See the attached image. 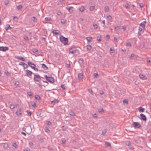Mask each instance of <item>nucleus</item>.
<instances>
[{
    "instance_id": "obj_24",
    "label": "nucleus",
    "mask_w": 151,
    "mask_h": 151,
    "mask_svg": "<svg viewBox=\"0 0 151 151\" xmlns=\"http://www.w3.org/2000/svg\"><path fill=\"white\" fill-rule=\"evenodd\" d=\"M86 40L88 42H91L92 40V37H88L86 38Z\"/></svg>"
},
{
    "instance_id": "obj_39",
    "label": "nucleus",
    "mask_w": 151,
    "mask_h": 151,
    "mask_svg": "<svg viewBox=\"0 0 151 151\" xmlns=\"http://www.w3.org/2000/svg\"><path fill=\"white\" fill-rule=\"evenodd\" d=\"M110 52L111 53H114L115 52V50H112L111 48H110Z\"/></svg>"
},
{
    "instance_id": "obj_5",
    "label": "nucleus",
    "mask_w": 151,
    "mask_h": 151,
    "mask_svg": "<svg viewBox=\"0 0 151 151\" xmlns=\"http://www.w3.org/2000/svg\"><path fill=\"white\" fill-rule=\"evenodd\" d=\"M132 125L135 128H139L141 127L140 124L138 122H133Z\"/></svg>"
},
{
    "instance_id": "obj_64",
    "label": "nucleus",
    "mask_w": 151,
    "mask_h": 151,
    "mask_svg": "<svg viewBox=\"0 0 151 151\" xmlns=\"http://www.w3.org/2000/svg\"><path fill=\"white\" fill-rule=\"evenodd\" d=\"M139 6H140V7L141 8H142V7H143V5L142 3L140 4H139Z\"/></svg>"
},
{
    "instance_id": "obj_9",
    "label": "nucleus",
    "mask_w": 151,
    "mask_h": 151,
    "mask_svg": "<svg viewBox=\"0 0 151 151\" xmlns=\"http://www.w3.org/2000/svg\"><path fill=\"white\" fill-rule=\"evenodd\" d=\"M140 116L141 117V119L144 121H146L147 120L146 117L143 114H140Z\"/></svg>"
},
{
    "instance_id": "obj_6",
    "label": "nucleus",
    "mask_w": 151,
    "mask_h": 151,
    "mask_svg": "<svg viewBox=\"0 0 151 151\" xmlns=\"http://www.w3.org/2000/svg\"><path fill=\"white\" fill-rule=\"evenodd\" d=\"M9 50V48L7 47L0 46V51L5 52Z\"/></svg>"
},
{
    "instance_id": "obj_17",
    "label": "nucleus",
    "mask_w": 151,
    "mask_h": 151,
    "mask_svg": "<svg viewBox=\"0 0 151 151\" xmlns=\"http://www.w3.org/2000/svg\"><path fill=\"white\" fill-rule=\"evenodd\" d=\"M42 67L45 70H47L48 69V67L44 63L42 64Z\"/></svg>"
},
{
    "instance_id": "obj_49",
    "label": "nucleus",
    "mask_w": 151,
    "mask_h": 151,
    "mask_svg": "<svg viewBox=\"0 0 151 151\" xmlns=\"http://www.w3.org/2000/svg\"><path fill=\"white\" fill-rule=\"evenodd\" d=\"M23 67L24 68H27L28 66L26 64L24 63Z\"/></svg>"
},
{
    "instance_id": "obj_4",
    "label": "nucleus",
    "mask_w": 151,
    "mask_h": 151,
    "mask_svg": "<svg viewBox=\"0 0 151 151\" xmlns=\"http://www.w3.org/2000/svg\"><path fill=\"white\" fill-rule=\"evenodd\" d=\"M42 77L38 74L34 75V80L37 82H39Z\"/></svg>"
},
{
    "instance_id": "obj_15",
    "label": "nucleus",
    "mask_w": 151,
    "mask_h": 151,
    "mask_svg": "<svg viewBox=\"0 0 151 151\" xmlns=\"http://www.w3.org/2000/svg\"><path fill=\"white\" fill-rule=\"evenodd\" d=\"M79 10L81 12H83L85 10V8L83 6H81L79 8Z\"/></svg>"
},
{
    "instance_id": "obj_25",
    "label": "nucleus",
    "mask_w": 151,
    "mask_h": 151,
    "mask_svg": "<svg viewBox=\"0 0 151 151\" xmlns=\"http://www.w3.org/2000/svg\"><path fill=\"white\" fill-rule=\"evenodd\" d=\"M32 20L34 22H36L37 21V18L35 17H33L32 18Z\"/></svg>"
},
{
    "instance_id": "obj_40",
    "label": "nucleus",
    "mask_w": 151,
    "mask_h": 151,
    "mask_svg": "<svg viewBox=\"0 0 151 151\" xmlns=\"http://www.w3.org/2000/svg\"><path fill=\"white\" fill-rule=\"evenodd\" d=\"M4 73L7 76H9V73L7 71H5L4 72Z\"/></svg>"
},
{
    "instance_id": "obj_52",
    "label": "nucleus",
    "mask_w": 151,
    "mask_h": 151,
    "mask_svg": "<svg viewBox=\"0 0 151 151\" xmlns=\"http://www.w3.org/2000/svg\"><path fill=\"white\" fill-rule=\"evenodd\" d=\"M61 87L63 89H65V85L64 84H63V85H61Z\"/></svg>"
},
{
    "instance_id": "obj_29",
    "label": "nucleus",
    "mask_w": 151,
    "mask_h": 151,
    "mask_svg": "<svg viewBox=\"0 0 151 151\" xmlns=\"http://www.w3.org/2000/svg\"><path fill=\"white\" fill-rule=\"evenodd\" d=\"M106 129H105L103 131H102V134L104 136H105L106 135Z\"/></svg>"
},
{
    "instance_id": "obj_55",
    "label": "nucleus",
    "mask_w": 151,
    "mask_h": 151,
    "mask_svg": "<svg viewBox=\"0 0 151 151\" xmlns=\"http://www.w3.org/2000/svg\"><path fill=\"white\" fill-rule=\"evenodd\" d=\"M24 39L26 40H27V41H28L29 40V39L28 38V37L27 36H25L24 37Z\"/></svg>"
},
{
    "instance_id": "obj_61",
    "label": "nucleus",
    "mask_w": 151,
    "mask_h": 151,
    "mask_svg": "<svg viewBox=\"0 0 151 151\" xmlns=\"http://www.w3.org/2000/svg\"><path fill=\"white\" fill-rule=\"evenodd\" d=\"M99 93L101 95H102L104 93V92L102 91H100Z\"/></svg>"
},
{
    "instance_id": "obj_58",
    "label": "nucleus",
    "mask_w": 151,
    "mask_h": 151,
    "mask_svg": "<svg viewBox=\"0 0 151 151\" xmlns=\"http://www.w3.org/2000/svg\"><path fill=\"white\" fill-rule=\"evenodd\" d=\"M29 145L31 147L33 145V144L32 142H29Z\"/></svg>"
},
{
    "instance_id": "obj_12",
    "label": "nucleus",
    "mask_w": 151,
    "mask_h": 151,
    "mask_svg": "<svg viewBox=\"0 0 151 151\" xmlns=\"http://www.w3.org/2000/svg\"><path fill=\"white\" fill-rule=\"evenodd\" d=\"M60 31L58 30H53L52 31V33L54 35H58Z\"/></svg>"
},
{
    "instance_id": "obj_32",
    "label": "nucleus",
    "mask_w": 151,
    "mask_h": 151,
    "mask_svg": "<svg viewBox=\"0 0 151 151\" xmlns=\"http://www.w3.org/2000/svg\"><path fill=\"white\" fill-rule=\"evenodd\" d=\"M87 50H88L90 51L91 50V47L90 45H88L86 46Z\"/></svg>"
},
{
    "instance_id": "obj_46",
    "label": "nucleus",
    "mask_w": 151,
    "mask_h": 151,
    "mask_svg": "<svg viewBox=\"0 0 151 151\" xmlns=\"http://www.w3.org/2000/svg\"><path fill=\"white\" fill-rule=\"evenodd\" d=\"M126 145L128 146H130V142L129 141H127L126 142Z\"/></svg>"
},
{
    "instance_id": "obj_30",
    "label": "nucleus",
    "mask_w": 151,
    "mask_h": 151,
    "mask_svg": "<svg viewBox=\"0 0 151 151\" xmlns=\"http://www.w3.org/2000/svg\"><path fill=\"white\" fill-rule=\"evenodd\" d=\"M98 111L99 112H104V110L102 108H101L98 109Z\"/></svg>"
},
{
    "instance_id": "obj_37",
    "label": "nucleus",
    "mask_w": 151,
    "mask_h": 151,
    "mask_svg": "<svg viewBox=\"0 0 151 151\" xmlns=\"http://www.w3.org/2000/svg\"><path fill=\"white\" fill-rule=\"evenodd\" d=\"M45 19L47 21H50L51 20V19L49 17H45Z\"/></svg>"
},
{
    "instance_id": "obj_47",
    "label": "nucleus",
    "mask_w": 151,
    "mask_h": 151,
    "mask_svg": "<svg viewBox=\"0 0 151 151\" xmlns=\"http://www.w3.org/2000/svg\"><path fill=\"white\" fill-rule=\"evenodd\" d=\"M22 8V6L21 5H20L17 6V8L18 10H19Z\"/></svg>"
},
{
    "instance_id": "obj_31",
    "label": "nucleus",
    "mask_w": 151,
    "mask_h": 151,
    "mask_svg": "<svg viewBox=\"0 0 151 151\" xmlns=\"http://www.w3.org/2000/svg\"><path fill=\"white\" fill-rule=\"evenodd\" d=\"M105 10L106 12H108L109 11V8L108 6L105 7Z\"/></svg>"
},
{
    "instance_id": "obj_59",
    "label": "nucleus",
    "mask_w": 151,
    "mask_h": 151,
    "mask_svg": "<svg viewBox=\"0 0 151 151\" xmlns=\"http://www.w3.org/2000/svg\"><path fill=\"white\" fill-rule=\"evenodd\" d=\"M28 95H29V96H32V92H28Z\"/></svg>"
},
{
    "instance_id": "obj_13",
    "label": "nucleus",
    "mask_w": 151,
    "mask_h": 151,
    "mask_svg": "<svg viewBox=\"0 0 151 151\" xmlns=\"http://www.w3.org/2000/svg\"><path fill=\"white\" fill-rule=\"evenodd\" d=\"M139 76L141 79L143 80H145L147 79V77L145 75H143V74H140Z\"/></svg>"
},
{
    "instance_id": "obj_48",
    "label": "nucleus",
    "mask_w": 151,
    "mask_h": 151,
    "mask_svg": "<svg viewBox=\"0 0 151 151\" xmlns=\"http://www.w3.org/2000/svg\"><path fill=\"white\" fill-rule=\"evenodd\" d=\"M45 132L47 133H49L50 132V131L49 130V129L47 128H45Z\"/></svg>"
},
{
    "instance_id": "obj_2",
    "label": "nucleus",
    "mask_w": 151,
    "mask_h": 151,
    "mask_svg": "<svg viewBox=\"0 0 151 151\" xmlns=\"http://www.w3.org/2000/svg\"><path fill=\"white\" fill-rule=\"evenodd\" d=\"M69 53H71L73 54H74L76 53H78L79 52L75 47H72L69 49Z\"/></svg>"
},
{
    "instance_id": "obj_43",
    "label": "nucleus",
    "mask_w": 151,
    "mask_h": 151,
    "mask_svg": "<svg viewBox=\"0 0 151 151\" xmlns=\"http://www.w3.org/2000/svg\"><path fill=\"white\" fill-rule=\"evenodd\" d=\"M12 146L15 148H16L17 147V146L15 143H13Z\"/></svg>"
},
{
    "instance_id": "obj_8",
    "label": "nucleus",
    "mask_w": 151,
    "mask_h": 151,
    "mask_svg": "<svg viewBox=\"0 0 151 151\" xmlns=\"http://www.w3.org/2000/svg\"><path fill=\"white\" fill-rule=\"evenodd\" d=\"M47 81L51 83H53L54 82V78L53 77H50L47 80Z\"/></svg>"
},
{
    "instance_id": "obj_23",
    "label": "nucleus",
    "mask_w": 151,
    "mask_h": 151,
    "mask_svg": "<svg viewBox=\"0 0 151 151\" xmlns=\"http://www.w3.org/2000/svg\"><path fill=\"white\" fill-rule=\"evenodd\" d=\"M145 109L144 108H142V107H140L139 109V111L141 112H143Z\"/></svg>"
},
{
    "instance_id": "obj_14",
    "label": "nucleus",
    "mask_w": 151,
    "mask_h": 151,
    "mask_svg": "<svg viewBox=\"0 0 151 151\" xmlns=\"http://www.w3.org/2000/svg\"><path fill=\"white\" fill-rule=\"evenodd\" d=\"M58 100L57 99H55L53 101H51V104H53V105H54L55 104L58 103Z\"/></svg>"
},
{
    "instance_id": "obj_51",
    "label": "nucleus",
    "mask_w": 151,
    "mask_h": 151,
    "mask_svg": "<svg viewBox=\"0 0 151 151\" xmlns=\"http://www.w3.org/2000/svg\"><path fill=\"white\" fill-rule=\"evenodd\" d=\"M127 47H130L131 46V44H130V43L129 42H128L127 43Z\"/></svg>"
},
{
    "instance_id": "obj_20",
    "label": "nucleus",
    "mask_w": 151,
    "mask_h": 151,
    "mask_svg": "<svg viewBox=\"0 0 151 151\" xmlns=\"http://www.w3.org/2000/svg\"><path fill=\"white\" fill-rule=\"evenodd\" d=\"M143 28L139 27L138 29V34L139 35H140L141 34V32L142 31Z\"/></svg>"
},
{
    "instance_id": "obj_19",
    "label": "nucleus",
    "mask_w": 151,
    "mask_h": 151,
    "mask_svg": "<svg viewBox=\"0 0 151 151\" xmlns=\"http://www.w3.org/2000/svg\"><path fill=\"white\" fill-rule=\"evenodd\" d=\"M97 40L99 41L100 42L101 41V36L100 35H98L96 37Z\"/></svg>"
},
{
    "instance_id": "obj_45",
    "label": "nucleus",
    "mask_w": 151,
    "mask_h": 151,
    "mask_svg": "<svg viewBox=\"0 0 151 151\" xmlns=\"http://www.w3.org/2000/svg\"><path fill=\"white\" fill-rule=\"evenodd\" d=\"M27 114H28V115L29 116H31V115L32 114V112L30 111H27Z\"/></svg>"
},
{
    "instance_id": "obj_41",
    "label": "nucleus",
    "mask_w": 151,
    "mask_h": 151,
    "mask_svg": "<svg viewBox=\"0 0 151 151\" xmlns=\"http://www.w3.org/2000/svg\"><path fill=\"white\" fill-rule=\"evenodd\" d=\"M32 52L33 53H35L36 52H38V50L37 49L34 48L33 49Z\"/></svg>"
},
{
    "instance_id": "obj_42",
    "label": "nucleus",
    "mask_w": 151,
    "mask_h": 151,
    "mask_svg": "<svg viewBox=\"0 0 151 151\" xmlns=\"http://www.w3.org/2000/svg\"><path fill=\"white\" fill-rule=\"evenodd\" d=\"M70 114L72 116H75V113L73 111H71L70 112Z\"/></svg>"
},
{
    "instance_id": "obj_1",
    "label": "nucleus",
    "mask_w": 151,
    "mask_h": 151,
    "mask_svg": "<svg viewBox=\"0 0 151 151\" xmlns=\"http://www.w3.org/2000/svg\"><path fill=\"white\" fill-rule=\"evenodd\" d=\"M60 41L63 43L64 45L68 44V39L67 38L63 36H61L60 37Z\"/></svg>"
},
{
    "instance_id": "obj_3",
    "label": "nucleus",
    "mask_w": 151,
    "mask_h": 151,
    "mask_svg": "<svg viewBox=\"0 0 151 151\" xmlns=\"http://www.w3.org/2000/svg\"><path fill=\"white\" fill-rule=\"evenodd\" d=\"M27 63L28 65L35 71H37L38 70L37 68H35L36 66L35 64L30 62H28Z\"/></svg>"
},
{
    "instance_id": "obj_36",
    "label": "nucleus",
    "mask_w": 151,
    "mask_h": 151,
    "mask_svg": "<svg viewBox=\"0 0 151 151\" xmlns=\"http://www.w3.org/2000/svg\"><path fill=\"white\" fill-rule=\"evenodd\" d=\"M35 98L37 100H40V97L38 95H36L35 96Z\"/></svg>"
},
{
    "instance_id": "obj_34",
    "label": "nucleus",
    "mask_w": 151,
    "mask_h": 151,
    "mask_svg": "<svg viewBox=\"0 0 151 151\" xmlns=\"http://www.w3.org/2000/svg\"><path fill=\"white\" fill-rule=\"evenodd\" d=\"M123 102L124 103H125L126 104H128V101L127 99H124L123 101Z\"/></svg>"
},
{
    "instance_id": "obj_56",
    "label": "nucleus",
    "mask_w": 151,
    "mask_h": 151,
    "mask_svg": "<svg viewBox=\"0 0 151 151\" xmlns=\"http://www.w3.org/2000/svg\"><path fill=\"white\" fill-rule=\"evenodd\" d=\"M14 84L15 85L18 86L19 84V82L18 81H17L14 83Z\"/></svg>"
},
{
    "instance_id": "obj_28",
    "label": "nucleus",
    "mask_w": 151,
    "mask_h": 151,
    "mask_svg": "<svg viewBox=\"0 0 151 151\" xmlns=\"http://www.w3.org/2000/svg\"><path fill=\"white\" fill-rule=\"evenodd\" d=\"M6 26H7V27H5V29L6 30H7L9 29H10L12 28V27H10V25L9 24H7L6 25Z\"/></svg>"
},
{
    "instance_id": "obj_63",
    "label": "nucleus",
    "mask_w": 151,
    "mask_h": 151,
    "mask_svg": "<svg viewBox=\"0 0 151 151\" xmlns=\"http://www.w3.org/2000/svg\"><path fill=\"white\" fill-rule=\"evenodd\" d=\"M106 39H109L110 38V36L109 35H106Z\"/></svg>"
},
{
    "instance_id": "obj_27",
    "label": "nucleus",
    "mask_w": 151,
    "mask_h": 151,
    "mask_svg": "<svg viewBox=\"0 0 151 151\" xmlns=\"http://www.w3.org/2000/svg\"><path fill=\"white\" fill-rule=\"evenodd\" d=\"M105 145L106 146H110L111 144L110 142H105Z\"/></svg>"
},
{
    "instance_id": "obj_7",
    "label": "nucleus",
    "mask_w": 151,
    "mask_h": 151,
    "mask_svg": "<svg viewBox=\"0 0 151 151\" xmlns=\"http://www.w3.org/2000/svg\"><path fill=\"white\" fill-rule=\"evenodd\" d=\"M25 72H26V76L29 77L33 74L32 72L28 70H26Z\"/></svg>"
},
{
    "instance_id": "obj_22",
    "label": "nucleus",
    "mask_w": 151,
    "mask_h": 151,
    "mask_svg": "<svg viewBox=\"0 0 151 151\" xmlns=\"http://www.w3.org/2000/svg\"><path fill=\"white\" fill-rule=\"evenodd\" d=\"M83 62V59L82 58H79V63L80 64H82Z\"/></svg>"
},
{
    "instance_id": "obj_21",
    "label": "nucleus",
    "mask_w": 151,
    "mask_h": 151,
    "mask_svg": "<svg viewBox=\"0 0 151 151\" xmlns=\"http://www.w3.org/2000/svg\"><path fill=\"white\" fill-rule=\"evenodd\" d=\"M4 147L5 149H7L8 147V145L7 143H4L3 146Z\"/></svg>"
},
{
    "instance_id": "obj_38",
    "label": "nucleus",
    "mask_w": 151,
    "mask_h": 151,
    "mask_svg": "<svg viewBox=\"0 0 151 151\" xmlns=\"http://www.w3.org/2000/svg\"><path fill=\"white\" fill-rule=\"evenodd\" d=\"M10 108L11 109H13L15 108L14 105L13 104H11L10 105Z\"/></svg>"
},
{
    "instance_id": "obj_26",
    "label": "nucleus",
    "mask_w": 151,
    "mask_h": 151,
    "mask_svg": "<svg viewBox=\"0 0 151 151\" xmlns=\"http://www.w3.org/2000/svg\"><path fill=\"white\" fill-rule=\"evenodd\" d=\"M18 19L16 16H14L13 17V20L16 22H17L18 21Z\"/></svg>"
},
{
    "instance_id": "obj_50",
    "label": "nucleus",
    "mask_w": 151,
    "mask_h": 151,
    "mask_svg": "<svg viewBox=\"0 0 151 151\" xmlns=\"http://www.w3.org/2000/svg\"><path fill=\"white\" fill-rule=\"evenodd\" d=\"M88 92L89 93H91L93 94V91L90 88V89H88Z\"/></svg>"
},
{
    "instance_id": "obj_57",
    "label": "nucleus",
    "mask_w": 151,
    "mask_h": 151,
    "mask_svg": "<svg viewBox=\"0 0 151 151\" xmlns=\"http://www.w3.org/2000/svg\"><path fill=\"white\" fill-rule=\"evenodd\" d=\"M125 7L127 9H129L130 8V6L128 4H127V5H125Z\"/></svg>"
},
{
    "instance_id": "obj_54",
    "label": "nucleus",
    "mask_w": 151,
    "mask_h": 151,
    "mask_svg": "<svg viewBox=\"0 0 151 151\" xmlns=\"http://www.w3.org/2000/svg\"><path fill=\"white\" fill-rule=\"evenodd\" d=\"M62 129L63 131H65L66 129V128L64 126H62Z\"/></svg>"
},
{
    "instance_id": "obj_33",
    "label": "nucleus",
    "mask_w": 151,
    "mask_h": 151,
    "mask_svg": "<svg viewBox=\"0 0 151 151\" xmlns=\"http://www.w3.org/2000/svg\"><path fill=\"white\" fill-rule=\"evenodd\" d=\"M61 22L62 24H66V20L64 19H62L61 20Z\"/></svg>"
},
{
    "instance_id": "obj_44",
    "label": "nucleus",
    "mask_w": 151,
    "mask_h": 151,
    "mask_svg": "<svg viewBox=\"0 0 151 151\" xmlns=\"http://www.w3.org/2000/svg\"><path fill=\"white\" fill-rule=\"evenodd\" d=\"M132 59H134V54H131L130 57Z\"/></svg>"
},
{
    "instance_id": "obj_53",
    "label": "nucleus",
    "mask_w": 151,
    "mask_h": 151,
    "mask_svg": "<svg viewBox=\"0 0 151 151\" xmlns=\"http://www.w3.org/2000/svg\"><path fill=\"white\" fill-rule=\"evenodd\" d=\"M107 18L109 20L111 19H112V17L110 15L107 16Z\"/></svg>"
},
{
    "instance_id": "obj_35",
    "label": "nucleus",
    "mask_w": 151,
    "mask_h": 151,
    "mask_svg": "<svg viewBox=\"0 0 151 151\" xmlns=\"http://www.w3.org/2000/svg\"><path fill=\"white\" fill-rule=\"evenodd\" d=\"M94 9V6H92L89 8V10L91 11H93Z\"/></svg>"
},
{
    "instance_id": "obj_62",
    "label": "nucleus",
    "mask_w": 151,
    "mask_h": 151,
    "mask_svg": "<svg viewBox=\"0 0 151 151\" xmlns=\"http://www.w3.org/2000/svg\"><path fill=\"white\" fill-rule=\"evenodd\" d=\"M70 64H69L66 63V66L68 67L69 68L70 67Z\"/></svg>"
},
{
    "instance_id": "obj_60",
    "label": "nucleus",
    "mask_w": 151,
    "mask_h": 151,
    "mask_svg": "<svg viewBox=\"0 0 151 151\" xmlns=\"http://www.w3.org/2000/svg\"><path fill=\"white\" fill-rule=\"evenodd\" d=\"M115 28L116 29L118 30H119V28L118 26H116L115 27Z\"/></svg>"
},
{
    "instance_id": "obj_18",
    "label": "nucleus",
    "mask_w": 151,
    "mask_h": 151,
    "mask_svg": "<svg viewBox=\"0 0 151 151\" xmlns=\"http://www.w3.org/2000/svg\"><path fill=\"white\" fill-rule=\"evenodd\" d=\"M21 109L16 112V114L17 116L21 115L22 114V112L21 111Z\"/></svg>"
},
{
    "instance_id": "obj_16",
    "label": "nucleus",
    "mask_w": 151,
    "mask_h": 151,
    "mask_svg": "<svg viewBox=\"0 0 151 151\" xmlns=\"http://www.w3.org/2000/svg\"><path fill=\"white\" fill-rule=\"evenodd\" d=\"M146 24V22L145 21H144L142 22L140 24V25L142 27V28L144 29L145 27V26Z\"/></svg>"
},
{
    "instance_id": "obj_10",
    "label": "nucleus",
    "mask_w": 151,
    "mask_h": 151,
    "mask_svg": "<svg viewBox=\"0 0 151 151\" xmlns=\"http://www.w3.org/2000/svg\"><path fill=\"white\" fill-rule=\"evenodd\" d=\"M15 58L21 60L23 61H25V59L24 58L22 57V56H17L15 57Z\"/></svg>"
},
{
    "instance_id": "obj_11",
    "label": "nucleus",
    "mask_w": 151,
    "mask_h": 151,
    "mask_svg": "<svg viewBox=\"0 0 151 151\" xmlns=\"http://www.w3.org/2000/svg\"><path fill=\"white\" fill-rule=\"evenodd\" d=\"M78 77L79 80H82L83 78V74L82 73H79L78 74Z\"/></svg>"
}]
</instances>
